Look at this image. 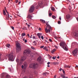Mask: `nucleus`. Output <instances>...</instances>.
I'll return each instance as SVG.
<instances>
[{
  "mask_svg": "<svg viewBox=\"0 0 78 78\" xmlns=\"http://www.w3.org/2000/svg\"><path fill=\"white\" fill-rule=\"evenodd\" d=\"M59 44L60 47H61L62 48L65 50H67V44L65 42H62Z\"/></svg>",
  "mask_w": 78,
  "mask_h": 78,
  "instance_id": "1",
  "label": "nucleus"
},
{
  "mask_svg": "<svg viewBox=\"0 0 78 78\" xmlns=\"http://www.w3.org/2000/svg\"><path fill=\"white\" fill-rule=\"evenodd\" d=\"M26 57L25 56H24L22 58H21V59L19 61V59L17 58L16 59V61L18 63H19L20 65H21L22 64V62L24 61L25 59H26Z\"/></svg>",
  "mask_w": 78,
  "mask_h": 78,
  "instance_id": "2",
  "label": "nucleus"
},
{
  "mask_svg": "<svg viewBox=\"0 0 78 78\" xmlns=\"http://www.w3.org/2000/svg\"><path fill=\"white\" fill-rule=\"evenodd\" d=\"M46 24L47 26L45 29V31L46 33H50V30L51 29V27L48 24V23H46Z\"/></svg>",
  "mask_w": 78,
  "mask_h": 78,
  "instance_id": "3",
  "label": "nucleus"
},
{
  "mask_svg": "<svg viewBox=\"0 0 78 78\" xmlns=\"http://www.w3.org/2000/svg\"><path fill=\"white\" fill-rule=\"evenodd\" d=\"M14 54H13L12 52H11L9 55L8 57L9 60V61H14Z\"/></svg>",
  "mask_w": 78,
  "mask_h": 78,
  "instance_id": "4",
  "label": "nucleus"
},
{
  "mask_svg": "<svg viewBox=\"0 0 78 78\" xmlns=\"http://www.w3.org/2000/svg\"><path fill=\"white\" fill-rule=\"evenodd\" d=\"M16 46L17 48H16V51L17 52L21 50V48H20V44L19 43H16Z\"/></svg>",
  "mask_w": 78,
  "mask_h": 78,
  "instance_id": "5",
  "label": "nucleus"
},
{
  "mask_svg": "<svg viewBox=\"0 0 78 78\" xmlns=\"http://www.w3.org/2000/svg\"><path fill=\"white\" fill-rule=\"evenodd\" d=\"M38 66L37 64H32L30 65L29 67L30 68H33V69H36Z\"/></svg>",
  "mask_w": 78,
  "mask_h": 78,
  "instance_id": "6",
  "label": "nucleus"
},
{
  "mask_svg": "<svg viewBox=\"0 0 78 78\" xmlns=\"http://www.w3.org/2000/svg\"><path fill=\"white\" fill-rule=\"evenodd\" d=\"M35 7V5H31L30 8V9L29 10V12H33L34 10V8Z\"/></svg>",
  "mask_w": 78,
  "mask_h": 78,
  "instance_id": "7",
  "label": "nucleus"
},
{
  "mask_svg": "<svg viewBox=\"0 0 78 78\" xmlns=\"http://www.w3.org/2000/svg\"><path fill=\"white\" fill-rule=\"evenodd\" d=\"M78 51V49H76L73 51L72 52L73 56H76V53H77V52Z\"/></svg>",
  "mask_w": 78,
  "mask_h": 78,
  "instance_id": "8",
  "label": "nucleus"
},
{
  "mask_svg": "<svg viewBox=\"0 0 78 78\" xmlns=\"http://www.w3.org/2000/svg\"><path fill=\"white\" fill-rule=\"evenodd\" d=\"M30 50H25L23 53L24 55H26L27 54H30Z\"/></svg>",
  "mask_w": 78,
  "mask_h": 78,
  "instance_id": "9",
  "label": "nucleus"
},
{
  "mask_svg": "<svg viewBox=\"0 0 78 78\" xmlns=\"http://www.w3.org/2000/svg\"><path fill=\"white\" fill-rule=\"evenodd\" d=\"M73 35L74 36L78 37V31L77 30L74 31L73 33Z\"/></svg>",
  "mask_w": 78,
  "mask_h": 78,
  "instance_id": "10",
  "label": "nucleus"
},
{
  "mask_svg": "<svg viewBox=\"0 0 78 78\" xmlns=\"http://www.w3.org/2000/svg\"><path fill=\"white\" fill-rule=\"evenodd\" d=\"M38 5H37L35 6V8H36V9H39V7L41 6L42 5V2H40V3H38Z\"/></svg>",
  "mask_w": 78,
  "mask_h": 78,
  "instance_id": "11",
  "label": "nucleus"
},
{
  "mask_svg": "<svg viewBox=\"0 0 78 78\" xmlns=\"http://www.w3.org/2000/svg\"><path fill=\"white\" fill-rule=\"evenodd\" d=\"M5 9V11L6 12V13H7V15L6 16V17H7V19L8 20H9V13H8V11H7V10H6V8Z\"/></svg>",
  "mask_w": 78,
  "mask_h": 78,
  "instance_id": "12",
  "label": "nucleus"
},
{
  "mask_svg": "<svg viewBox=\"0 0 78 78\" xmlns=\"http://www.w3.org/2000/svg\"><path fill=\"white\" fill-rule=\"evenodd\" d=\"M32 17H32V16H31V15L29 14L27 16V19H29V20H31V19H32L31 18H32Z\"/></svg>",
  "mask_w": 78,
  "mask_h": 78,
  "instance_id": "13",
  "label": "nucleus"
},
{
  "mask_svg": "<svg viewBox=\"0 0 78 78\" xmlns=\"http://www.w3.org/2000/svg\"><path fill=\"white\" fill-rule=\"evenodd\" d=\"M41 61H42V58L40 56L37 59V61L40 62H41Z\"/></svg>",
  "mask_w": 78,
  "mask_h": 78,
  "instance_id": "14",
  "label": "nucleus"
},
{
  "mask_svg": "<svg viewBox=\"0 0 78 78\" xmlns=\"http://www.w3.org/2000/svg\"><path fill=\"white\" fill-rule=\"evenodd\" d=\"M37 35L38 37L39 38L41 39V36H42V34L38 33L37 34Z\"/></svg>",
  "mask_w": 78,
  "mask_h": 78,
  "instance_id": "15",
  "label": "nucleus"
},
{
  "mask_svg": "<svg viewBox=\"0 0 78 78\" xmlns=\"http://www.w3.org/2000/svg\"><path fill=\"white\" fill-rule=\"evenodd\" d=\"M70 15H66V18L67 19H68V20L69 19V18H70Z\"/></svg>",
  "mask_w": 78,
  "mask_h": 78,
  "instance_id": "16",
  "label": "nucleus"
},
{
  "mask_svg": "<svg viewBox=\"0 0 78 78\" xmlns=\"http://www.w3.org/2000/svg\"><path fill=\"white\" fill-rule=\"evenodd\" d=\"M3 13L4 16H6V12H5V10H3Z\"/></svg>",
  "mask_w": 78,
  "mask_h": 78,
  "instance_id": "17",
  "label": "nucleus"
},
{
  "mask_svg": "<svg viewBox=\"0 0 78 78\" xmlns=\"http://www.w3.org/2000/svg\"><path fill=\"white\" fill-rule=\"evenodd\" d=\"M64 67L65 68H70V67L69 66H67L66 65H65L64 66Z\"/></svg>",
  "mask_w": 78,
  "mask_h": 78,
  "instance_id": "18",
  "label": "nucleus"
},
{
  "mask_svg": "<svg viewBox=\"0 0 78 78\" xmlns=\"http://www.w3.org/2000/svg\"><path fill=\"white\" fill-rule=\"evenodd\" d=\"M56 50V49H53L51 51V52L52 53H53L54 52H55V51Z\"/></svg>",
  "mask_w": 78,
  "mask_h": 78,
  "instance_id": "19",
  "label": "nucleus"
},
{
  "mask_svg": "<svg viewBox=\"0 0 78 78\" xmlns=\"http://www.w3.org/2000/svg\"><path fill=\"white\" fill-rule=\"evenodd\" d=\"M10 76L9 75H6V76L4 77V78H9Z\"/></svg>",
  "mask_w": 78,
  "mask_h": 78,
  "instance_id": "20",
  "label": "nucleus"
},
{
  "mask_svg": "<svg viewBox=\"0 0 78 78\" xmlns=\"http://www.w3.org/2000/svg\"><path fill=\"white\" fill-rule=\"evenodd\" d=\"M40 21H41V22H42L43 23H45V20H43L41 19L40 20Z\"/></svg>",
  "mask_w": 78,
  "mask_h": 78,
  "instance_id": "21",
  "label": "nucleus"
},
{
  "mask_svg": "<svg viewBox=\"0 0 78 78\" xmlns=\"http://www.w3.org/2000/svg\"><path fill=\"white\" fill-rule=\"evenodd\" d=\"M6 46L7 47H10V44H7L6 45Z\"/></svg>",
  "mask_w": 78,
  "mask_h": 78,
  "instance_id": "22",
  "label": "nucleus"
},
{
  "mask_svg": "<svg viewBox=\"0 0 78 78\" xmlns=\"http://www.w3.org/2000/svg\"><path fill=\"white\" fill-rule=\"evenodd\" d=\"M24 67L25 68H26V67H27V63L24 64Z\"/></svg>",
  "mask_w": 78,
  "mask_h": 78,
  "instance_id": "23",
  "label": "nucleus"
},
{
  "mask_svg": "<svg viewBox=\"0 0 78 78\" xmlns=\"http://www.w3.org/2000/svg\"><path fill=\"white\" fill-rule=\"evenodd\" d=\"M25 35H26V34H25V33H23L22 34V36H25Z\"/></svg>",
  "mask_w": 78,
  "mask_h": 78,
  "instance_id": "24",
  "label": "nucleus"
},
{
  "mask_svg": "<svg viewBox=\"0 0 78 78\" xmlns=\"http://www.w3.org/2000/svg\"><path fill=\"white\" fill-rule=\"evenodd\" d=\"M52 17L53 19H56V16H52Z\"/></svg>",
  "mask_w": 78,
  "mask_h": 78,
  "instance_id": "25",
  "label": "nucleus"
},
{
  "mask_svg": "<svg viewBox=\"0 0 78 78\" xmlns=\"http://www.w3.org/2000/svg\"><path fill=\"white\" fill-rule=\"evenodd\" d=\"M23 30H27V27H23Z\"/></svg>",
  "mask_w": 78,
  "mask_h": 78,
  "instance_id": "26",
  "label": "nucleus"
},
{
  "mask_svg": "<svg viewBox=\"0 0 78 78\" xmlns=\"http://www.w3.org/2000/svg\"><path fill=\"white\" fill-rule=\"evenodd\" d=\"M51 9L52 10V11H55V8L54 7H52L51 8Z\"/></svg>",
  "mask_w": 78,
  "mask_h": 78,
  "instance_id": "27",
  "label": "nucleus"
},
{
  "mask_svg": "<svg viewBox=\"0 0 78 78\" xmlns=\"http://www.w3.org/2000/svg\"><path fill=\"white\" fill-rule=\"evenodd\" d=\"M31 48H32V49H33V50H35V48L33 46L31 47Z\"/></svg>",
  "mask_w": 78,
  "mask_h": 78,
  "instance_id": "28",
  "label": "nucleus"
},
{
  "mask_svg": "<svg viewBox=\"0 0 78 78\" xmlns=\"http://www.w3.org/2000/svg\"><path fill=\"white\" fill-rule=\"evenodd\" d=\"M62 71L63 73H65V71H64V69H62Z\"/></svg>",
  "mask_w": 78,
  "mask_h": 78,
  "instance_id": "29",
  "label": "nucleus"
},
{
  "mask_svg": "<svg viewBox=\"0 0 78 78\" xmlns=\"http://www.w3.org/2000/svg\"><path fill=\"white\" fill-rule=\"evenodd\" d=\"M52 59H56V57H52Z\"/></svg>",
  "mask_w": 78,
  "mask_h": 78,
  "instance_id": "30",
  "label": "nucleus"
},
{
  "mask_svg": "<svg viewBox=\"0 0 78 78\" xmlns=\"http://www.w3.org/2000/svg\"><path fill=\"white\" fill-rule=\"evenodd\" d=\"M41 37L42 40H44V37L43 36H41Z\"/></svg>",
  "mask_w": 78,
  "mask_h": 78,
  "instance_id": "31",
  "label": "nucleus"
},
{
  "mask_svg": "<svg viewBox=\"0 0 78 78\" xmlns=\"http://www.w3.org/2000/svg\"><path fill=\"white\" fill-rule=\"evenodd\" d=\"M47 48V47L45 46L44 48V50H46V49Z\"/></svg>",
  "mask_w": 78,
  "mask_h": 78,
  "instance_id": "32",
  "label": "nucleus"
},
{
  "mask_svg": "<svg viewBox=\"0 0 78 78\" xmlns=\"http://www.w3.org/2000/svg\"><path fill=\"white\" fill-rule=\"evenodd\" d=\"M44 46H41L40 48H44Z\"/></svg>",
  "mask_w": 78,
  "mask_h": 78,
  "instance_id": "33",
  "label": "nucleus"
},
{
  "mask_svg": "<svg viewBox=\"0 0 78 78\" xmlns=\"http://www.w3.org/2000/svg\"><path fill=\"white\" fill-rule=\"evenodd\" d=\"M21 68L22 69H23V68H24V66L23 65H22Z\"/></svg>",
  "mask_w": 78,
  "mask_h": 78,
  "instance_id": "34",
  "label": "nucleus"
},
{
  "mask_svg": "<svg viewBox=\"0 0 78 78\" xmlns=\"http://www.w3.org/2000/svg\"><path fill=\"white\" fill-rule=\"evenodd\" d=\"M11 28H12V30H14V27H11Z\"/></svg>",
  "mask_w": 78,
  "mask_h": 78,
  "instance_id": "35",
  "label": "nucleus"
},
{
  "mask_svg": "<svg viewBox=\"0 0 78 78\" xmlns=\"http://www.w3.org/2000/svg\"><path fill=\"white\" fill-rule=\"evenodd\" d=\"M24 42H25V43H27V40H24Z\"/></svg>",
  "mask_w": 78,
  "mask_h": 78,
  "instance_id": "36",
  "label": "nucleus"
},
{
  "mask_svg": "<svg viewBox=\"0 0 78 78\" xmlns=\"http://www.w3.org/2000/svg\"><path fill=\"white\" fill-rule=\"evenodd\" d=\"M56 64H57L56 62H53V64H54V65Z\"/></svg>",
  "mask_w": 78,
  "mask_h": 78,
  "instance_id": "37",
  "label": "nucleus"
},
{
  "mask_svg": "<svg viewBox=\"0 0 78 78\" xmlns=\"http://www.w3.org/2000/svg\"><path fill=\"white\" fill-rule=\"evenodd\" d=\"M58 24H61V22H60V21H59L58 22Z\"/></svg>",
  "mask_w": 78,
  "mask_h": 78,
  "instance_id": "38",
  "label": "nucleus"
},
{
  "mask_svg": "<svg viewBox=\"0 0 78 78\" xmlns=\"http://www.w3.org/2000/svg\"><path fill=\"white\" fill-rule=\"evenodd\" d=\"M27 26L28 27V28H30V25L29 24H28Z\"/></svg>",
  "mask_w": 78,
  "mask_h": 78,
  "instance_id": "39",
  "label": "nucleus"
},
{
  "mask_svg": "<svg viewBox=\"0 0 78 78\" xmlns=\"http://www.w3.org/2000/svg\"><path fill=\"white\" fill-rule=\"evenodd\" d=\"M50 64V62H48L47 63L48 65H49V64Z\"/></svg>",
  "mask_w": 78,
  "mask_h": 78,
  "instance_id": "40",
  "label": "nucleus"
},
{
  "mask_svg": "<svg viewBox=\"0 0 78 78\" xmlns=\"http://www.w3.org/2000/svg\"><path fill=\"white\" fill-rule=\"evenodd\" d=\"M49 16H51V13H50L49 14Z\"/></svg>",
  "mask_w": 78,
  "mask_h": 78,
  "instance_id": "41",
  "label": "nucleus"
},
{
  "mask_svg": "<svg viewBox=\"0 0 78 78\" xmlns=\"http://www.w3.org/2000/svg\"><path fill=\"white\" fill-rule=\"evenodd\" d=\"M16 3H18V0H16Z\"/></svg>",
  "mask_w": 78,
  "mask_h": 78,
  "instance_id": "42",
  "label": "nucleus"
},
{
  "mask_svg": "<svg viewBox=\"0 0 78 78\" xmlns=\"http://www.w3.org/2000/svg\"><path fill=\"white\" fill-rule=\"evenodd\" d=\"M39 30H40V31H41V30H42V29H41V28H39Z\"/></svg>",
  "mask_w": 78,
  "mask_h": 78,
  "instance_id": "43",
  "label": "nucleus"
},
{
  "mask_svg": "<svg viewBox=\"0 0 78 78\" xmlns=\"http://www.w3.org/2000/svg\"><path fill=\"white\" fill-rule=\"evenodd\" d=\"M44 75H47V73H44Z\"/></svg>",
  "mask_w": 78,
  "mask_h": 78,
  "instance_id": "44",
  "label": "nucleus"
},
{
  "mask_svg": "<svg viewBox=\"0 0 78 78\" xmlns=\"http://www.w3.org/2000/svg\"><path fill=\"white\" fill-rule=\"evenodd\" d=\"M49 41H50V42H51L52 41V40L51 39H49Z\"/></svg>",
  "mask_w": 78,
  "mask_h": 78,
  "instance_id": "45",
  "label": "nucleus"
},
{
  "mask_svg": "<svg viewBox=\"0 0 78 78\" xmlns=\"http://www.w3.org/2000/svg\"><path fill=\"white\" fill-rule=\"evenodd\" d=\"M78 68V66H76L75 67V68Z\"/></svg>",
  "mask_w": 78,
  "mask_h": 78,
  "instance_id": "46",
  "label": "nucleus"
},
{
  "mask_svg": "<svg viewBox=\"0 0 78 78\" xmlns=\"http://www.w3.org/2000/svg\"><path fill=\"white\" fill-rule=\"evenodd\" d=\"M27 36H28L29 37H30V34H27Z\"/></svg>",
  "mask_w": 78,
  "mask_h": 78,
  "instance_id": "47",
  "label": "nucleus"
},
{
  "mask_svg": "<svg viewBox=\"0 0 78 78\" xmlns=\"http://www.w3.org/2000/svg\"><path fill=\"white\" fill-rule=\"evenodd\" d=\"M59 70V71H61V70H62V69L60 68Z\"/></svg>",
  "mask_w": 78,
  "mask_h": 78,
  "instance_id": "48",
  "label": "nucleus"
},
{
  "mask_svg": "<svg viewBox=\"0 0 78 78\" xmlns=\"http://www.w3.org/2000/svg\"><path fill=\"white\" fill-rule=\"evenodd\" d=\"M59 58H60V57H59V56H58L57 57V59H59Z\"/></svg>",
  "mask_w": 78,
  "mask_h": 78,
  "instance_id": "49",
  "label": "nucleus"
},
{
  "mask_svg": "<svg viewBox=\"0 0 78 78\" xmlns=\"http://www.w3.org/2000/svg\"><path fill=\"white\" fill-rule=\"evenodd\" d=\"M32 36H33V35H31V36L30 37V38H32Z\"/></svg>",
  "mask_w": 78,
  "mask_h": 78,
  "instance_id": "50",
  "label": "nucleus"
},
{
  "mask_svg": "<svg viewBox=\"0 0 78 78\" xmlns=\"http://www.w3.org/2000/svg\"><path fill=\"white\" fill-rule=\"evenodd\" d=\"M45 42H48V43H49V42H48L46 40H45Z\"/></svg>",
  "mask_w": 78,
  "mask_h": 78,
  "instance_id": "51",
  "label": "nucleus"
},
{
  "mask_svg": "<svg viewBox=\"0 0 78 78\" xmlns=\"http://www.w3.org/2000/svg\"><path fill=\"white\" fill-rule=\"evenodd\" d=\"M61 76H62H62H64V75H63V74H61Z\"/></svg>",
  "mask_w": 78,
  "mask_h": 78,
  "instance_id": "52",
  "label": "nucleus"
},
{
  "mask_svg": "<svg viewBox=\"0 0 78 78\" xmlns=\"http://www.w3.org/2000/svg\"><path fill=\"white\" fill-rule=\"evenodd\" d=\"M33 39H35V36H33Z\"/></svg>",
  "mask_w": 78,
  "mask_h": 78,
  "instance_id": "53",
  "label": "nucleus"
},
{
  "mask_svg": "<svg viewBox=\"0 0 78 78\" xmlns=\"http://www.w3.org/2000/svg\"><path fill=\"white\" fill-rule=\"evenodd\" d=\"M56 78V76H55L54 77V78Z\"/></svg>",
  "mask_w": 78,
  "mask_h": 78,
  "instance_id": "54",
  "label": "nucleus"
},
{
  "mask_svg": "<svg viewBox=\"0 0 78 78\" xmlns=\"http://www.w3.org/2000/svg\"><path fill=\"white\" fill-rule=\"evenodd\" d=\"M59 19L60 20H61V17H59Z\"/></svg>",
  "mask_w": 78,
  "mask_h": 78,
  "instance_id": "55",
  "label": "nucleus"
},
{
  "mask_svg": "<svg viewBox=\"0 0 78 78\" xmlns=\"http://www.w3.org/2000/svg\"><path fill=\"white\" fill-rule=\"evenodd\" d=\"M66 0V1H67V2H70V1H69V0Z\"/></svg>",
  "mask_w": 78,
  "mask_h": 78,
  "instance_id": "56",
  "label": "nucleus"
},
{
  "mask_svg": "<svg viewBox=\"0 0 78 78\" xmlns=\"http://www.w3.org/2000/svg\"><path fill=\"white\" fill-rule=\"evenodd\" d=\"M36 42V41H34L33 42V43H35Z\"/></svg>",
  "mask_w": 78,
  "mask_h": 78,
  "instance_id": "57",
  "label": "nucleus"
},
{
  "mask_svg": "<svg viewBox=\"0 0 78 78\" xmlns=\"http://www.w3.org/2000/svg\"><path fill=\"white\" fill-rule=\"evenodd\" d=\"M46 50V51H48V50L47 49V48H46V49H45Z\"/></svg>",
  "mask_w": 78,
  "mask_h": 78,
  "instance_id": "58",
  "label": "nucleus"
},
{
  "mask_svg": "<svg viewBox=\"0 0 78 78\" xmlns=\"http://www.w3.org/2000/svg\"><path fill=\"white\" fill-rule=\"evenodd\" d=\"M47 67H50V65H48Z\"/></svg>",
  "mask_w": 78,
  "mask_h": 78,
  "instance_id": "59",
  "label": "nucleus"
},
{
  "mask_svg": "<svg viewBox=\"0 0 78 78\" xmlns=\"http://www.w3.org/2000/svg\"><path fill=\"white\" fill-rule=\"evenodd\" d=\"M20 2H18V4H20Z\"/></svg>",
  "mask_w": 78,
  "mask_h": 78,
  "instance_id": "60",
  "label": "nucleus"
},
{
  "mask_svg": "<svg viewBox=\"0 0 78 78\" xmlns=\"http://www.w3.org/2000/svg\"><path fill=\"white\" fill-rule=\"evenodd\" d=\"M74 78H78V77H74Z\"/></svg>",
  "mask_w": 78,
  "mask_h": 78,
  "instance_id": "61",
  "label": "nucleus"
},
{
  "mask_svg": "<svg viewBox=\"0 0 78 78\" xmlns=\"http://www.w3.org/2000/svg\"><path fill=\"white\" fill-rule=\"evenodd\" d=\"M55 48H58V47L57 46H55Z\"/></svg>",
  "mask_w": 78,
  "mask_h": 78,
  "instance_id": "62",
  "label": "nucleus"
},
{
  "mask_svg": "<svg viewBox=\"0 0 78 78\" xmlns=\"http://www.w3.org/2000/svg\"><path fill=\"white\" fill-rule=\"evenodd\" d=\"M62 78H66L65 76H63Z\"/></svg>",
  "mask_w": 78,
  "mask_h": 78,
  "instance_id": "63",
  "label": "nucleus"
},
{
  "mask_svg": "<svg viewBox=\"0 0 78 78\" xmlns=\"http://www.w3.org/2000/svg\"><path fill=\"white\" fill-rule=\"evenodd\" d=\"M77 21L78 22V18H77Z\"/></svg>",
  "mask_w": 78,
  "mask_h": 78,
  "instance_id": "64",
  "label": "nucleus"
}]
</instances>
